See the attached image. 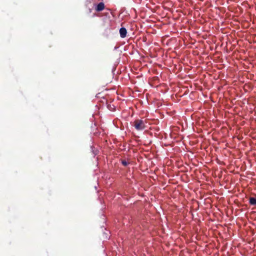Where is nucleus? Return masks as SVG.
<instances>
[{
	"instance_id": "1",
	"label": "nucleus",
	"mask_w": 256,
	"mask_h": 256,
	"mask_svg": "<svg viewBox=\"0 0 256 256\" xmlns=\"http://www.w3.org/2000/svg\"><path fill=\"white\" fill-rule=\"evenodd\" d=\"M132 126L137 130H142L146 127L144 121L139 119L135 120Z\"/></svg>"
},
{
	"instance_id": "2",
	"label": "nucleus",
	"mask_w": 256,
	"mask_h": 256,
	"mask_svg": "<svg viewBox=\"0 0 256 256\" xmlns=\"http://www.w3.org/2000/svg\"><path fill=\"white\" fill-rule=\"evenodd\" d=\"M127 30L126 28H122L120 30V34L122 38H124L126 36Z\"/></svg>"
},
{
	"instance_id": "3",
	"label": "nucleus",
	"mask_w": 256,
	"mask_h": 256,
	"mask_svg": "<svg viewBox=\"0 0 256 256\" xmlns=\"http://www.w3.org/2000/svg\"><path fill=\"white\" fill-rule=\"evenodd\" d=\"M104 8V4L103 2H100L96 6V10L97 12L102 11Z\"/></svg>"
},
{
	"instance_id": "4",
	"label": "nucleus",
	"mask_w": 256,
	"mask_h": 256,
	"mask_svg": "<svg viewBox=\"0 0 256 256\" xmlns=\"http://www.w3.org/2000/svg\"><path fill=\"white\" fill-rule=\"evenodd\" d=\"M250 203L251 205H256V198L253 197L250 198Z\"/></svg>"
},
{
	"instance_id": "5",
	"label": "nucleus",
	"mask_w": 256,
	"mask_h": 256,
	"mask_svg": "<svg viewBox=\"0 0 256 256\" xmlns=\"http://www.w3.org/2000/svg\"><path fill=\"white\" fill-rule=\"evenodd\" d=\"M122 164L124 166H127V165H128V162H126V161H125V160H123V161L122 162Z\"/></svg>"
}]
</instances>
